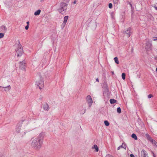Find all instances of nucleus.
<instances>
[{
	"mask_svg": "<svg viewBox=\"0 0 157 157\" xmlns=\"http://www.w3.org/2000/svg\"><path fill=\"white\" fill-rule=\"evenodd\" d=\"M43 144L35 138H32L30 140V145L34 150L38 151L40 149Z\"/></svg>",
	"mask_w": 157,
	"mask_h": 157,
	"instance_id": "obj_1",
	"label": "nucleus"
},
{
	"mask_svg": "<svg viewBox=\"0 0 157 157\" xmlns=\"http://www.w3.org/2000/svg\"><path fill=\"white\" fill-rule=\"evenodd\" d=\"M29 131L28 127L25 125V123L22 125L21 123H18L16 126V132L17 133H20L21 135L23 136Z\"/></svg>",
	"mask_w": 157,
	"mask_h": 157,
	"instance_id": "obj_2",
	"label": "nucleus"
},
{
	"mask_svg": "<svg viewBox=\"0 0 157 157\" xmlns=\"http://www.w3.org/2000/svg\"><path fill=\"white\" fill-rule=\"evenodd\" d=\"M67 9V4L65 3H62L59 9V12L61 14H63Z\"/></svg>",
	"mask_w": 157,
	"mask_h": 157,
	"instance_id": "obj_3",
	"label": "nucleus"
},
{
	"mask_svg": "<svg viewBox=\"0 0 157 157\" xmlns=\"http://www.w3.org/2000/svg\"><path fill=\"white\" fill-rule=\"evenodd\" d=\"M36 85L39 87L40 90H41L44 87V81L42 78L38 79L36 82Z\"/></svg>",
	"mask_w": 157,
	"mask_h": 157,
	"instance_id": "obj_4",
	"label": "nucleus"
},
{
	"mask_svg": "<svg viewBox=\"0 0 157 157\" xmlns=\"http://www.w3.org/2000/svg\"><path fill=\"white\" fill-rule=\"evenodd\" d=\"M45 133L44 132H41L39 135L35 138L41 141L43 143V140Z\"/></svg>",
	"mask_w": 157,
	"mask_h": 157,
	"instance_id": "obj_5",
	"label": "nucleus"
},
{
	"mask_svg": "<svg viewBox=\"0 0 157 157\" xmlns=\"http://www.w3.org/2000/svg\"><path fill=\"white\" fill-rule=\"evenodd\" d=\"M86 101L89 105V107L90 108L92 105L93 103V100L90 95H88L87 96L86 98Z\"/></svg>",
	"mask_w": 157,
	"mask_h": 157,
	"instance_id": "obj_6",
	"label": "nucleus"
},
{
	"mask_svg": "<svg viewBox=\"0 0 157 157\" xmlns=\"http://www.w3.org/2000/svg\"><path fill=\"white\" fill-rule=\"evenodd\" d=\"M16 52L18 56H21L23 53V49L21 46L16 49Z\"/></svg>",
	"mask_w": 157,
	"mask_h": 157,
	"instance_id": "obj_7",
	"label": "nucleus"
},
{
	"mask_svg": "<svg viewBox=\"0 0 157 157\" xmlns=\"http://www.w3.org/2000/svg\"><path fill=\"white\" fill-rule=\"evenodd\" d=\"M25 61L21 62L19 63L20 68L22 70L25 71Z\"/></svg>",
	"mask_w": 157,
	"mask_h": 157,
	"instance_id": "obj_8",
	"label": "nucleus"
},
{
	"mask_svg": "<svg viewBox=\"0 0 157 157\" xmlns=\"http://www.w3.org/2000/svg\"><path fill=\"white\" fill-rule=\"evenodd\" d=\"M131 29L130 28H128L125 30L123 31V33L127 34L128 35V37L130 36L131 32Z\"/></svg>",
	"mask_w": 157,
	"mask_h": 157,
	"instance_id": "obj_9",
	"label": "nucleus"
},
{
	"mask_svg": "<svg viewBox=\"0 0 157 157\" xmlns=\"http://www.w3.org/2000/svg\"><path fill=\"white\" fill-rule=\"evenodd\" d=\"M141 157H148L147 153L144 150H142L141 152Z\"/></svg>",
	"mask_w": 157,
	"mask_h": 157,
	"instance_id": "obj_10",
	"label": "nucleus"
},
{
	"mask_svg": "<svg viewBox=\"0 0 157 157\" xmlns=\"http://www.w3.org/2000/svg\"><path fill=\"white\" fill-rule=\"evenodd\" d=\"M146 49L148 51H150L151 50V44L149 42H147L146 43Z\"/></svg>",
	"mask_w": 157,
	"mask_h": 157,
	"instance_id": "obj_11",
	"label": "nucleus"
},
{
	"mask_svg": "<svg viewBox=\"0 0 157 157\" xmlns=\"http://www.w3.org/2000/svg\"><path fill=\"white\" fill-rule=\"evenodd\" d=\"M145 136L147 140L151 143L154 140L152 137L147 133L145 134Z\"/></svg>",
	"mask_w": 157,
	"mask_h": 157,
	"instance_id": "obj_12",
	"label": "nucleus"
},
{
	"mask_svg": "<svg viewBox=\"0 0 157 157\" xmlns=\"http://www.w3.org/2000/svg\"><path fill=\"white\" fill-rule=\"evenodd\" d=\"M121 148H124V149L126 150V148H127L126 144L124 142H123V143L122 144V145L118 147H117V150H120Z\"/></svg>",
	"mask_w": 157,
	"mask_h": 157,
	"instance_id": "obj_13",
	"label": "nucleus"
},
{
	"mask_svg": "<svg viewBox=\"0 0 157 157\" xmlns=\"http://www.w3.org/2000/svg\"><path fill=\"white\" fill-rule=\"evenodd\" d=\"M43 108L44 110L47 111H48L49 109V105L47 104H44L43 105Z\"/></svg>",
	"mask_w": 157,
	"mask_h": 157,
	"instance_id": "obj_14",
	"label": "nucleus"
},
{
	"mask_svg": "<svg viewBox=\"0 0 157 157\" xmlns=\"http://www.w3.org/2000/svg\"><path fill=\"white\" fill-rule=\"evenodd\" d=\"M92 149H94L96 152H98L99 151V148L96 144L94 145L92 147Z\"/></svg>",
	"mask_w": 157,
	"mask_h": 157,
	"instance_id": "obj_15",
	"label": "nucleus"
},
{
	"mask_svg": "<svg viewBox=\"0 0 157 157\" xmlns=\"http://www.w3.org/2000/svg\"><path fill=\"white\" fill-rule=\"evenodd\" d=\"M4 88V91L6 92L9 91L11 89V87L10 85L8 86H7L3 87Z\"/></svg>",
	"mask_w": 157,
	"mask_h": 157,
	"instance_id": "obj_16",
	"label": "nucleus"
},
{
	"mask_svg": "<svg viewBox=\"0 0 157 157\" xmlns=\"http://www.w3.org/2000/svg\"><path fill=\"white\" fill-rule=\"evenodd\" d=\"M41 12V10H38L35 11V12L34 13V14L35 16H37L39 15Z\"/></svg>",
	"mask_w": 157,
	"mask_h": 157,
	"instance_id": "obj_17",
	"label": "nucleus"
},
{
	"mask_svg": "<svg viewBox=\"0 0 157 157\" xmlns=\"http://www.w3.org/2000/svg\"><path fill=\"white\" fill-rule=\"evenodd\" d=\"M68 19V16H65L64 18L63 22L66 23Z\"/></svg>",
	"mask_w": 157,
	"mask_h": 157,
	"instance_id": "obj_18",
	"label": "nucleus"
},
{
	"mask_svg": "<svg viewBox=\"0 0 157 157\" xmlns=\"http://www.w3.org/2000/svg\"><path fill=\"white\" fill-rule=\"evenodd\" d=\"M1 29L4 31H6L7 30V28L4 25H2L1 26Z\"/></svg>",
	"mask_w": 157,
	"mask_h": 157,
	"instance_id": "obj_19",
	"label": "nucleus"
},
{
	"mask_svg": "<svg viewBox=\"0 0 157 157\" xmlns=\"http://www.w3.org/2000/svg\"><path fill=\"white\" fill-rule=\"evenodd\" d=\"M116 102V100L113 99H111L110 100V102L111 104H114Z\"/></svg>",
	"mask_w": 157,
	"mask_h": 157,
	"instance_id": "obj_20",
	"label": "nucleus"
},
{
	"mask_svg": "<svg viewBox=\"0 0 157 157\" xmlns=\"http://www.w3.org/2000/svg\"><path fill=\"white\" fill-rule=\"evenodd\" d=\"M132 137L135 140H137V137L136 135L134 133H133L132 135Z\"/></svg>",
	"mask_w": 157,
	"mask_h": 157,
	"instance_id": "obj_21",
	"label": "nucleus"
},
{
	"mask_svg": "<svg viewBox=\"0 0 157 157\" xmlns=\"http://www.w3.org/2000/svg\"><path fill=\"white\" fill-rule=\"evenodd\" d=\"M114 61H115V62L117 64H118L119 63V61L118 60V59L117 57H115L114 58Z\"/></svg>",
	"mask_w": 157,
	"mask_h": 157,
	"instance_id": "obj_22",
	"label": "nucleus"
},
{
	"mask_svg": "<svg viewBox=\"0 0 157 157\" xmlns=\"http://www.w3.org/2000/svg\"><path fill=\"white\" fill-rule=\"evenodd\" d=\"M153 145L157 147V142L154 140L151 143Z\"/></svg>",
	"mask_w": 157,
	"mask_h": 157,
	"instance_id": "obj_23",
	"label": "nucleus"
},
{
	"mask_svg": "<svg viewBox=\"0 0 157 157\" xmlns=\"http://www.w3.org/2000/svg\"><path fill=\"white\" fill-rule=\"evenodd\" d=\"M104 123H105V125L107 126H108L109 124V122L107 121H105Z\"/></svg>",
	"mask_w": 157,
	"mask_h": 157,
	"instance_id": "obj_24",
	"label": "nucleus"
},
{
	"mask_svg": "<svg viewBox=\"0 0 157 157\" xmlns=\"http://www.w3.org/2000/svg\"><path fill=\"white\" fill-rule=\"evenodd\" d=\"M117 112L118 113H121V109L120 107H118L117 109Z\"/></svg>",
	"mask_w": 157,
	"mask_h": 157,
	"instance_id": "obj_25",
	"label": "nucleus"
},
{
	"mask_svg": "<svg viewBox=\"0 0 157 157\" xmlns=\"http://www.w3.org/2000/svg\"><path fill=\"white\" fill-rule=\"evenodd\" d=\"M122 78L124 80L125 78V75L124 73H123L122 74Z\"/></svg>",
	"mask_w": 157,
	"mask_h": 157,
	"instance_id": "obj_26",
	"label": "nucleus"
},
{
	"mask_svg": "<svg viewBox=\"0 0 157 157\" xmlns=\"http://www.w3.org/2000/svg\"><path fill=\"white\" fill-rule=\"evenodd\" d=\"M66 23L63 22L61 25L62 29H63L64 27L65 26Z\"/></svg>",
	"mask_w": 157,
	"mask_h": 157,
	"instance_id": "obj_27",
	"label": "nucleus"
},
{
	"mask_svg": "<svg viewBox=\"0 0 157 157\" xmlns=\"http://www.w3.org/2000/svg\"><path fill=\"white\" fill-rule=\"evenodd\" d=\"M66 23L63 22L61 25L62 29H63L64 27L65 26Z\"/></svg>",
	"mask_w": 157,
	"mask_h": 157,
	"instance_id": "obj_28",
	"label": "nucleus"
},
{
	"mask_svg": "<svg viewBox=\"0 0 157 157\" xmlns=\"http://www.w3.org/2000/svg\"><path fill=\"white\" fill-rule=\"evenodd\" d=\"M105 157H113V156L109 154H107L106 155Z\"/></svg>",
	"mask_w": 157,
	"mask_h": 157,
	"instance_id": "obj_29",
	"label": "nucleus"
},
{
	"mask_svg": "<svg viewBox=\"0 0 157 157\" xmlns=\"http://www.w3.org/2000/svg\"><path fill=\"white\" fill-rule=\"evenodd\" d=\"M113 6L112 4L111 3H109V8L111 9L112 8Z\"/></svg>",
	"mask_w": 157,
	"mask_h": 157,
	"instance_id": "obj_30",
	"label": "nucleus"
},
{
	"mask_svg": "<svg viewBox=\"0 0 157 157\" xmlns=\"http://www.w3.org/2000/svg\"><path fill=\"white\" fill-rule=\"evenodd\" d=\"M4 34L3 33H0V38H2L4 36Z\"/></svg>",
	"mask_w": 157,
	"mask_h": 157,
	"instance_id": "obj_31",
	"label": "nucleus"
},
{
	"mask_svg": "<svg viewBox=\"0 0 157 157\" xmlns=\"http://www.w3.org/2000/svg\"><path fill=\"white\" fill-rule=\"evenodd\" d=\"M113 1L114 3L117 4L118 2V0H113Z\"/></svg>",
	"mask_w": 157,
	"mask_h": 157,
	"instance_id": "obj_32",
	"label": "nucleus"
},
{
	"mask_svg": "<svg viewBox=\"0 0 157 157\" xmlns=\"http://www.w3.org/2000/svg\"><path fill=\"white\" fill-rule=\"evenodd\" d=\"M153 97L152 95L151 94H149L148 96V98H151Z\"/></svg>",
	"mask_w": 157,
	"mask_h": 157,
	"instance_id": "obj_33",
	"label": "nucleus"
},
{
	"mask_svg": "<svg viewBox=\"0 0 157 157\" xmlns=\"http://www.w3.org/2000/svg\"><path fill=\"white\" fill-rule=\"evenodd\" d=\"M29 25H27L25 27V29L26 30H27L28 28H29Z\"/></svg>",
	"mask_w": 157,
	"mask_h": 157,
	"instance_id": "obj_34",
	"label": "nucleus"
},
{
	"mask_svg": "<svg viewBox=\"0 0 157 157\" xmlns=\"http://www.w3.org/2000/svg\"><path fill=\"white\" fill-rule=\"evenodd\" d=\"M130 157H135L134 155L133 154H131L130 155Z\"/></svg>",
	"mask_w": 157,
	"mask_h": 157,
	"instance_id": "obj_35",
	"label": "nucleus"
},
{
	"mask_svg": "<svg viewBox=\"0 0 157 157\" xmlns=\"http://www.w3.org/2000/svg\"><path fill=\"white\" fill-rule=\"evenodd\" d=\"M153 40L154 41L157 40V37L154 38V39H153Z\"/></svg>",
	"mask_w": 157,
	"mask_h": 157,
	"instance_id": "obj_36",
	"label": "nucleus"
},
{
	"mask_svg": "<svg viewBox=\"0 0 157 157\" xmlns=\"http://www.w3.org/2000/svg\"><path fill=\"white\" fill-rule=\"evenodd\" d=\"M76 0H75V1H74V2H73V3H74V4H76Z\"/></svg>",
	"mask_w": 157,
	"mask_h": 157,
	"instance_id": "obj_37",
	"label": "nucleus"
},
{
	"mask_svg": "<svg viewBox=\"0 0 157 157\" xmlns=\"http://www.w3.org/2000/svg\"><path fill=\"white\" fill-rule=\"evenodd\" d=\"M96 81H97V82H99V79H98V78H96Z\"/></svg>",
	"mask_w": 157,
	"mask_h": 157,
	"instance_id": "obj_38",
	"label": "nucleus"
},
{
	"mask_svg": "<svg viewBox=\"0 0 157 157\" xmlns=\"http://www.w3.org/2000/svg\"><path fill=\"white\" fill-rule=\"evenodd\" d=\"M26 23H27V25H29V21L27 22Z\"/></svg>",
	"mask_w": 157,
	"mask_h": 157,
	"instance_id": "obj_39",
	"label": "nucleus"
},
{
	"mask_svg": "<svg viewBox=\"0 0 157 157\" xmlns=\"http://www.w3.org/2000/svg\"><path fill=\"white\" fill-rule=\"evenodd\" d=\"M3 88V87L0 86V90H1V88Z\"/></svg>",
	"mask_w": 157,
	"mask_h": 157,
	"instance_id": "obj_40",
	"label": "nucleus"
},
{
	"mask_svg": "<svg viewBox=\"0 0 157 157\" xmlns=\"http://www.w3.org/2000/svg\"><path fill=\"white\" fill-rule=\"evenodd\" d=\"M111 73H112V75H113V74H114V72H113V71H112V72H111Z\"/></svg>",
	"mask_w": 157,
	"mask_h": 157,
	"instance_id": "obj_41",
	"label": "nucleus"
},
{
	"mask_svg": "<svg viewBox=\"0 0 157 157\" xmlns=\"http://www.w3.org/2000/svg\"><path fill=\"white\" fill-rule=\"evenodd\" d=\"M156 71H157V67L156 69Z\"/></svg>",
	"mask_w": 157,
	"mask_h": 157,
	"instance_id": "obj_42",
	"label": "nucleus"
},
{
	"mask_svg": "<svg viewBox=\"0 0 157 157\" xmlns=\"http://www.w3.org/2000/svg\"><path fill=\"white\" fill-rule=\"evenodd\" d=\"M155 8L156 9V10H157V7H155Z\"/></svg>",
	"mask_w": 157,
	"mask_h": 157,
	"instance_id": "obj_43",
	"label": "nucleus"
},
{
	"mask_svg": "<svg viewBox=\"0 0 157 157\" xmlns=\"http://www.w3.org/2000/svg\"><path fill=\"white\" fill-rule=\"evenodd\" d=\"M41 1H43V0H40Z\"/></svg>",
	"mask_w": 157,
	"mask_h": 157,
	"instance_id": "obj_44",
	"label": "nucleus"
}]
</instances>
